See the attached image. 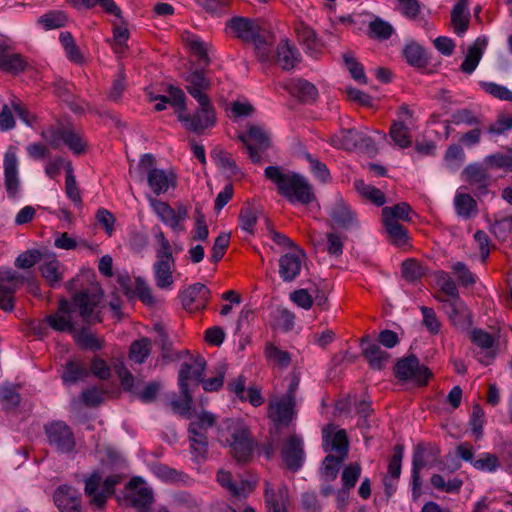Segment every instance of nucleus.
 <instances>
[{
  "label": "nucleus",
  "mask_w": 512,
  "mask_h": 512,
  "mask_svg": "<svg viewBox=\"0 0 512 512\" xmlns=\"http://www.w3.org/2000/svg\"><path fill=\"white\" fill-rule=\"evenodd\" d=\"M264 176L275 184L278 194L291 203L308 205L315 199L312 186L296 172L281 166H268L264 170Z\"/></svg>",
  "instance_id": "obj_1"
},
{
  "label": "nucleus",
  "mask_w": 512,
  "mask_h": 512,
  "mask_svg": "<svg viewBox=\"0 0 512 512\" xmlns=\"http://www.w3.org/2000/svg\"><path fill=\"white\" fill-rule=\"evenodd\" d=\"M103 297L101 288L90 284L79 291H75L71 298V309L78 311L82 321L86 324L101 323L103 321L100 303Z\"/></svg>",
  "instance_id": "obj_2"
},
{
  "label": "nucleus",
  "mask_w": 512,
  "mask_h": 512,
  "mask_svg": "<svg viewBox=\"0 0 512 512\" xmlns=\"http://www.w3.org/2000/svg\"><path fill=\"white\" fill-rule=\"evenodd\" d=\"M123 480V476L112 474L103 479L100 470H93L84 480V493L89 503L98 509L106 506L107 500L115 494V488Z\"/></svg>",
  "instance_id": "obj_3"
},
{
  "label": "nucleus",
  "mask_w": 512,
  "mask_h": 512,
  "mask_svg": "<svg viewBox=\"0 0 512 512\" xmlns=\"http://www.w3.org/2000/svg\"><path fill=\"white\" fill-rule=\"evenodd\" d=\"M299 383V374L293 372L286 393L281 398L269 402L268 417L276 425L288 426L293 420L295 416L296 391Z\"/></svg>",
  "instance_id": "obj_4"
},
{
  "label": "nucleus",
  "mask_w": 512,
  "mask_h": 512,
  "mask_svg": "<svg viewBox=\"0 0 512 512\" xmlns=\"http://www.w3.org/2000/svg\"><path fill=\"white\" fill-rule=\"evenodd\" d=\"M49 446L59 454H70L75 450L76 439L72 428L64 421L56 420L44 425Z\"/></svg>",
  "instance_id": "obj_5"
},
{
  "label": "nucleus",
  "mask_w": 512,
  "mask_h": 512,
  "mask_svg": "<svg viewBox=\"0 0 512 512\" xmlns=\"http://www.w3.org/2000/svg\"><path fill=\"white\" fill-rule=\"evenodd\" d=\"M332 146L347 151H359L374 155L377 151L374 141L358 130H339L330 138Z\"/></svg>",
  "instance_id": "obj_6"
},
{
  "label": "nucleus",
  "mask_w": 512,
  "mask_h": 512,
  "mask_svg": "<svg viewBox=\"0 0 512 512\" xmlns=\"http://www.w3.org/2000/svg\"><path fill=\"white\" fill-rule=\"evenodd\" d=\"M226 443L231 448V455L238 463H247L253 457L254 440L248 427L236 425L232 428Z\"/></svg>",
  "instance_id": "obj_7"
},
{
  "label": "nucleus",
  "mask_w": 512,
  "mask_h": 512,
  "mask_svg": "<svg viewBox=\"0 0 512 512\" xmlns=\"http://www.w3.org/2000/svg\"><path fill=\"white\" fill-rule=\"evenodd\" d=\"M26 277L12 269H0V309L11 312L15 307V293Z\"/></svg>",
  "instance_id": "obj_8"
},
{
  "label": "nucleus",
  "mask_w": 512,
  "mask_h": 512,
  "mask_svg": "<svg viewBox=\"0 0 512 512\" xmlns=\"http://www.w3.org/2000/svg\"><path fill=\"white\" fill-rule=\"evenodd\" d=\"M394 375L401 381L413 380L419 385H426L432 373L428 367L419 364L415 355H409L397 361Z\"/></svg>",
  "instance_id": "obj_9"
},
{
  "label": "nucleus",
  "mask_w": 512,
  "mask_h": 512,
  "mask_svg": "<svg viewBox=\"0 0 512 512\" xmlns=\"http://www.w3.org/2000/svg\"><path fill=\"white\" fill-rule=\"evenodd\" d=\"M42 137L54 149L66 145L75 155L85 152L87 143L74 130H43Z\"/></svg>",
  "instance_id": "obj_10"
},
{
  "label": "nucleus",
  "mask_w": 512,
  "mask_h": 512,
  "mask_svg": "<svg viewBox=\"0 0 512 512\" xmlns=\"http://www.w3.org/2000/svg\"><path fill=\"white\" fill-rule=\"evenodd\" d=\"M215 422V415L207 411H202L197 419L189 424L188 432L191 448L199 453H205L207 451V430L213 427Z\"/></svg>",
  "instance_id": "obj_11"
},
{
  "label": "nucleus",
  "mask_w": 512,
  "mask_h": 512,
  "mask_svg": "<svg viewBox=\"0 0 512 512\" xmlns=\"http://www.w3.org/2000/svg\"><path fill=\"white\" fill-rule=\"evenodd\" d=\"M225 33L244 43H251L258 35V26L248 17L234 16L226 21Z\"/></svg>",
  "instance_id": "obj_12"
},
{
  "label": "nucleus",
  "mask_w": 512,
  "mask_h": 512,
  "mask_svg": "<svg viewBox=\"0 0 512 512\" xmlns=\"http://www.w3.org/2000/svg\"><path fill=\"white\" fill-rule=\"evenodd\" d=\"M249 153L253 163H260L261 155L259 152L265 151L269 145V137L263 130H246L237 136Z\"/></svg>",
  "instance_id": "obj_13"
},
{
  "label": "nucleus",
  "mask_w": 512,
  "mask_h": 512,
  "mask_svg": "<svg viewBox=\"0 0 512 512\" xmlns=\"http://www.w3.org/2000/svg\"><path fill=\"white\" fill-rule=\"evenodd\" d=\"M13 112L27 126L37 125L36 117L32 115L19 100L13 99L11 105L4 104L0 112V128H13L15 120Z\"/></svg>",
  "instance_id": "obj_14"
},
{
  "label": "nucleus",
  "mask_w": 512,
  "mask_h": 512,
  "mask_svg": "<svg viewBox=\"0 0 512 512\" xmlns=\"http://www.w3.org/2000/svg\"><path fill=\"white\" fill-rule=\"evenodd\" d=\"M462 179L474 188L477 195H485L491 183V176L482 164L474 163L462 171Z\"/></svg>",
  "instance_id": "obj_15"
},
{
  "label": "nucleus",
  "mask_w": 512,
  "mask_h": 512,
  "mask_svg": "<svg viewBox=\"0 0 512 512\" xmlns=\"http://www.w3.org/2000/svg\"><path fill=\"white\" fill-rule=\"evenodd\" d=\"M440 453L437 446L419 443L414 449L412 459V484L413 489L420 487V471L426 465L429 458L435 459Z\"/></svg>",
  "instance_id": "obj_16"
},
{
  "label": "nucleus",
  "mask_w": 512,
  "mask_h": 512,
  "mask_svg": "<svg viewBox=\"0 0 512 512\" xmlns=\"http://www.w3.org/2000/svg\"><path fill=\"white\" fill-rule=\"evenodd\" d=\"M53 500L60 512H80L81 510V494L70 485L58 486Z\"/></svg>",
  "instance_id": "obj_17"
},
{
  "label": "nucleus",
  "mask_w": 512,
  "mask_h": 512,
  "mask_svg": "<svg viewBox=\"0 0 512 512\" xmlns=\"http://www.w3.org/2000/svg\"><path fill=\"white\" fill-rule=\"evenodd\" d=\"M281 456L289 470H299L304 458L302 439L297 435L290 436L282 447Z\"/></svg>",
  "instance_id": "obj_18"
},
{
  "label": "nucleus",
  "mask_w": 512,
  "mask_h": 512,
  "mask_svg": "<svg viewBox=\"0 0 512 512\" xmlns=\"http://www.w3.org/2000/svg\"><path fill=\"white\" fill-rule=\"evenodd\" d=\"M209 289L201 283H195L181 293L183 308L189 312L203 309L209 299Z\"/></svg>",
  "instance_id": "obj_19"
},
{
  "label": "nucleus",
  "mask_w": 512,
  "mask_h": 512,
  "mask_svg": "<svg viewBox=\"0 0 512 512\" xmlns=\"http://www.w3.org/2000/svg\"><path fill=\"white\" fill-rule=\"evenodd\" d=\"M70 301L61 299L55 313L46 316L48 325L55 331L74 332L75 327L72 321Z\"/></svg>",
  "instance_id": "obj_20"
},
{
  "label": "nucleus",
  "mask_w": 512,
  "mask_h": 512,
  "mask_svg": "<svg viewBox=\"0 0 512 512\" xmlns=\"http://www.w3.org/2000/svg\"><path fill=\"white\" fill-rule=\"evenodd\" d=\"M283 88L302 103H313L319 95L316 86L303 78H292Z\"/></svg>",
  "instance_id": "obj_21"
},
{
  "label": "nucleus",
  "mask_w": 512,
  "mask_h": 512,
  "mask_svg": "<svg viewBox=\"0 0 512 512\" xmlns=\"http://www.w3.org/2000/svg\"><path fill=\"white\" fill-rule=\"evenodd\" d=\"M142 483L140 477L132 478L126 485L131 492L125 497V501L137 509H146L153 502L152 490L148 487H138Z\"/></svg>",
  "instance_id": "obj_22"
},
{
  "label": "nucleus",
  "mask_w": 512,
  "mask_h": 512,
  "mask_svg": "<svg viewBox=\"0 0 512 512\" xmlns=\"http://www.w3.org/2000/svg\"><path fill=\"white\" fill-rule=\"evenodd\" d=\"M329 215L333 223L342 229L348 230L358 227L356 213L341 197L335 200Z\"/></svg>",
  "instance_id": "obj_23"
},
{
  "label": "nucleus",
  "mask_w": 512,
  "mask_h": 512,
  "mask_svg": "<svg viewBox=\"0 0 512 512\" xmlns=\"http://www.w3.org/2000/svg\"><path fill=\"white\" fill-rule=\"evenodd\" d=\"M265 504L268 512H286L288 503V489L286 485H280L275 489L272 484L265 481Z\"/></svg>",
  "instance_id": "obj_24"
},
{
  "label": "nucleus",
  "mask_w": 512,
  "mask_h": 512,
  "mask_svg": "<svg viewBox=\"0 0 512 512\" xmlns=\"http://www.w3.org/2000/svg\"><path fill=\"white\" fill-rule=\"evenodd\" d=\"M362 353L374 370H382L390 358V354L382 350L378 344L370 343L369 336L361 338Z\"/></svg>",
  "instance_id": "obj_25"
},
{
  "label": "nucleus",
  "mask_w": 512,
  "mask_h": 512,
  "mask_svg": "<svg viewBox=\"0 0 512 512\" xmlns=\"http://www.w3.org/2000/svg\"><path fill=\"white\" fill-rule=\"evenodd\" d=\"M188 93L198 102V104L206 103V90L210 88V81L205 77L203 71H193L185 78Z\"/></svg>",
  "instance_id": "obj_26"
},
{
  "label": "nucleus",
  "mask_w": 512,
  "mask_h": 512,
  "mask_svg": "<svg viewBox=\"0 0 512 512\" xmlns=\"http://www.w3.org/2000/svg\"><path fill=\"white\" fill-rule=\"evenodd\" d=\"M27 61L18 53H11L9 46L0 43V70L19 74L27 67Z\"/></svg>",
  "instance_id": "obj_27"
},
{
  "label": "nucleus",
  "mask_w": 512,
  "mask_h": 512,
  "mask_svg": "<svg viewBox=\"0 0 512 512\" xmlns=\"http://www.w3.org/2000/svg\"><path fill=\"white\" fill-rule=\"evenodd\" d=\"M184 371L181 373L178 384L180 388V397L171 401L172 411L180 416L190 418L193 397L188 384H184Z\"/></svg>",
  "instance_id": "obj_28"
},
{
  "label": "nucleus",
  "mask_w": 512,
  "mask_h": 512,
  "mask_svg": "<svg viewBox=\"0 0 512 512\" xmlns=\"http://www.w3.org/2000/svg\"><path fill=\"white\" fill-rule=\"evenodd\" d=\"M486 47V38L478 37L473 44L469 46L467 54L460 66V70L465 74H472L477 68Z\"/></svg>",
  "instance_id": "obj_29"
},
{
  "label": "nucleus",
  "mask_w": 512,
  "mask_h": 512,
  "mask_svg": "<svg viewBox=\"0 0 512 512\" xmlns=\"http://www.w3.org/2000/svg\"><path fill=\"white\" fill-rule=\"evenodd\" d=\"M17 165L18 161L15 153L8 151L4 157V174L5 187L10 197L16 195L19 187Z\"/></svg>",
  "instance_id": "obj_30"
},
{
  "label": "nucleus",
  "mask_w": 512,
  "mask_h": 512,
  "mask_svg": "<svg viewBox=\"0 0 512 512\" xmlns=\"http://www.w3.org/2000/svg\"><path fill=\"white\" fill-rule=\"evenodd\" d=\"M302 261L299 255L287 253L279 259V275L285 282L293 281L301 271Z\"/></svg>",
  "instance_id": "obj_31"
},
{
  "label": "nucleus",
  "mask_w": 512,
  "mask_h": 512,
  "mask_svg": "<svg viewBox=\"0 0 512 512\" xmlns=\"http://www.w3.org/2000/svg\"><path fill=\"white\" fill-rule=\"evenodd\" d=\"M217 481L234 497H245L254 488V485L248 481L242 480L240 484L233 482L231 473L224 470L218 471Z\"/></svg>",
  "instance_id": "obj_32"
},
{
  "label": "nucleus",
  "mask_w": 512,
  "mask_h": 512,
  "mask_svg": "<svg viewBox=\"0 0 512 512\" xmlns=\"http://www.w3.org/2000/svg\"><path fill=\"white\" fill-rule=\"evenodd\" d=\"M89 375L90 371L83 362L79 360H69L64 366L61 378L65 385H69L85 380Z\"/></svg>",
  "instance_id": "obj_33"
},
{
  "label": "nucleus",
  "mask_w": 512,
  "mask_h": 512,
  "mask_svg": "<svg viewBox=\"0 0 512 512\" xmlns=\"http://www.w3.org/2000/svg\"><path fill=\"white\" fill-rule=\"evenodd\" d=\"M175 261L156 260L153 264L155 283L159 289H169L174 283L172 272Z\"/></svg>",
  "instance_id": "obj_34"
},
{
  "label": "nucleus",
  "mask_w": 512,
  "mask_h": 512,
  "mask_svg": "<svg viewBox=\"0 0 512 512\" xmlns=\"http://www.w3.org/2000/svg\"><path fill=\"white\" fill-rule=\"evenodd\" d=\"M191 361L192 362L182 363L178 378L184 371V384H188V380L194 379L198 385L201 381H203L204 371L206 368V360L201 355H197L196 357L191 358Z\"/></svg>",
  "instance_id": "obj_35"
},
{
  "label": "nucleus",
  "mask_w": 512,
  "mask_h": 512,
  "mask_svg": "<svg viewBox=\"0 0 512 512\" xmlns=\"http://www.w3.org/2000/svg\"><path fill=\"white\" fill-rule=\"evenodd\" d=\"M276 61L282 69L291 70L299 61L298 50L294 46H291L288 40L283 39L277 46Z\"/></svg>",
  "instance_id": "obj_36"
},
{
  "label": "nucleus",
  "mask_w": 512,
  "mask_h": 512,
  "mask_svg": "<svg viewBox=\"0 0 512 512\" xmlns=\"http://www.w3.org/2000/svg\"><path fill=\"white\" fill-rule=\"evenodd\" d=\"M403 55L407 63L416 68H424L429 63L426 51L416 42L407 44L403 49Z\"/></svg>",
  "instance_id": "obj_37"
},
{
  "label": "nucleus",
  "mask_w": 512,
  "mask_h": 512,
  "mask_svg": "<svg viewBox=\"0 0 512 512\" xmlns=\"http://www.w3.org/2000/svg\"><path fill=\"white\" fill-rule=\"evenodd\" d=\"M149 187L156 195L167 192L173 182V175L168 176L162 169L152 170L147 175Z\"/></svg>",
  "instance_id": "obj_38"
},
{
  "label": "nucleus",
  "mask_w": 512,
  "mask_h": 512,
  "mask_svg": "<svg viewBox=\"0 0 512 512\" xmlns=\"http://www.w3.org/2000/svg\"><path fill=\"white\" fill-rule=\"evenodd\" d=\"M354 188L363 198L376 206H382L386 202L385 195L380 189L366 184L362 179L354 181Z\"/></svg>",
  "instance_id": "obj_39"
},
{
  "label": "nucleus",
  "mask_w": 512,
  "mask_h": 512,
  "mask_svg": "<svg viewBox=\"0 0 512 512\" xmlns=\"http://www.w3.org/2000/svg\"><path fill=\"white\" fill-rule=\"evenodd\" d=\"M211 157L215 160L217 166L226 171L229 176H237L240 174V169L231 154L222 148L215 147L211 151Z\"/></svg>",
  "instance_id": "obj_40"
},
{
  "label": "nucleus",
  "mask_w": 512,
  "mask_h": 512,
  "mask_svg": "<svg viewBox=\"0 0 512 512\" xmlns=\"http://www.w3.org/2000/svg\"><path fill=\"white\" fill-rule=\"evenodd\" d=\"M194 121V128H207L215 125L216 113L209 97H207L206 103L199 104V109L194 116Z\"/></svg>",
  "instance_id": "obj_41"
},
{
  "label": "nucleus",
  "mask_w": 512,
  "mask_h": 512,
  "mask_svg": "<svg viewBox=\"0 0 512 512\" xmlns=\"http://www.w3.org/2000/svg\"><path fill=\"white\" fill-rule=\"evenodd\" d=\"M456 213L465 219L477 213V202L467 193H458L454 198Z\"/></svg>",
  "instance_id": "obj_42"
},
{
  "label": "nucleus",
  "mask_w": 512,
  "mask_h": 512,
  "mask_svg": "<svg viewBox=\"0 0 512 512\" xmlns=\"http://www.w3.org/2000/svg\"><path fill=\"white\" fill-rule=\"evenodd\" d=\"M389 241L396 245L402 246L408 241V231L398 221L382 220Z\"/></svg>",
  "instance_id": "obj_43"
},
{
  "label": "nucleus",
  "mask_w": 512,
  "mask_h": 512,
  "mask_svg": "<svg viewBox=\"0 0 512 512\" xmlns=\"http://www.w3.org/2000/svg\"><path fill=\"white\" fill-rule=\"evenodd\" d=\"M467 7V0H458L451 11V21L454 25L456 34L461 35L466 32L469 25V19L464 15Z\"/></svg>",
  "instance_id": "obj_44"
},
{
  "label": "nucleus",
  "mask_w": 512,
  "mask_h": 512,
  "mask_svg": "<svg viewBox=\"0 0 512 512\" xmlns=\"http://www.w3.org/2000/svg\"><path fill=\"white\" fill-rule=\"evenodd\" d=\"M68 21L67 15L61 10L49 11L37 20V23L45 30L58 29L66 26Z\"/></svg>",
  "instance_id": "obj_45"
},
{
  "label": "nucleus",
  "mask_w": 512,
  "mask_h": 512,
  "mask_svg": "<svg viewBox=\"0 0 512 512\" xmlns=\"http://www.w3.org/2000/svg\"><path fill=\"white\" fill-rule=\"evenodd\" d=\"M75 341L77 345L84 350L97 351L103 347V340L98 338L94 333L85 327L81 328L75 334Z\"/></svg>",
  "instance_id": "obj_46"
},
{
  "label": "nucleus",
  "mask_w": 512,
  "mask_h": 512,
  "mask_svg": "<svg viewBox=\"0 0 512 512\" xmlns=\"http://www.w3.org/2000/svg\"><path fill=\"white\" fill-rule=\"evenodd\" d=\"M412 212L411 206L406 202L398 203L392 207L382 209V220L390 221H410L409 213Z\"/></svg>",
  "instance_id": "obj_47"
},
{
  "label": "nucleus",
  "mask_w": 512,
  "mask_h": 512,
  "mask_svg": "<svg viewBox=\"0 0 512 512\" xmlns=\"http://www.w3.org/2000/svg\"><path fill=\"white\" fill-rule=\"evenodd\" d=\"M74 5H83L86 8L100 6L109 15H114L122 20V11L113 0H70Z\"/></svg>",
  "instance_id": "obj_48"
},
{
  "label": "nucleus",
  "mask_w": 512,
  "mask_h": 512,
  "mask_svg": "<svg viewBox=\"0 0 512 512\" xmlns=\"http://www.w3.org/2000/svg\"><path fill=\"white\" fill-rule=\"evenodd\" d=\"M151 351V342L148 338L135 340L129 350V358L135 363L142 364L149 356Z\"/></svg>",
  "instance_id": "obj_49"
},
{
  "label": "nucleus",
  "mask_w": 512,
  "mask_h": 512,
  "mask_svg": "<svg viewBox=\"0 0 512 512\" xmlns=\"http://www.w3.org/2000/svg\"><path fill=\"white\" fill-rule=\"evenodd\" d=\"M343 61L351 77L355 81L362 84H365L367 82L363 65L357 61V59L351 52L343 54Z\"/></svg>",
  "instance_id": "obj_50"
},
{
  "label": "nucleus",
  "mask_w": 512,
  "mask_h": 512,
  "mask_svg": "<svg viewBox=\"0 0 512 512\" xmlns=\"http://www.w3.org/2000/svg\"><path fill=\"white\" fill-rule=\"evenodd\" d=\"M297 37L302 42L309 52H314L318 49L319 43L316 34L310 27L300 24L296 28Z\"/></svg>",
  "instance_id": "obj_51"
},
{
  "label": "nucleus",
  "mask_w": 512,
  "mask_h": 512,
  "mask_svg": "<svg viewBox=\"0 0 512 512\" xmlns=\"http://www.w3.org/2000/svg\"><path fill=\"white\" fill-rule=\"evenodd\" d=\"M188 217V208L183 204H178L174 212L164 222L175 233L184 231L183 222Z\"/></svg>",
  "instance_id": "obj_52"
},
{
  "label": "nucleus",
  "mask_w": 512,
  "mask_h": 512,
  "mask_svg": "<svg viewBox=\"0 0 512 512\" xmlns=\"http://www.w3.org/2000/svg\"><path fill=\"white\" fill-rule=\"evenodd\" d=\"M393 31L392 25L382 19L377 18L369 23V35L372 38L386 40L392 35Z\"/></svg>",
  "instance_id": "obj_53"
},
{
  "label": "nucleus",
  "mask_w": 512,
  "mask_h": 512,
  "mask_svg": "<svg viewBox=\"0 0 512 512\" xmlns=\"http://www.w3.org/2000/svg\"><path fill=\"white\" fill-rule=\"evenodd\" d=\"M42 253L37 249H30L21 253L15 260V267L18 269H29L42 260Z\"/></svg>",
  "instance_id": "obj_54"
},
{
  "label": "nucleus",
  "mask_w": 512,
  "mask_h": 512,
  "mask_svg": "<svg viewBox=\"0 0 512 512\" xmlns=\"http://www.w3.org/2000/svg\"><path fill=\"white\" fill-rule=\"evenodd\" d=\"M402 276L409 282L419 280L423 274V267L414 259H407L401 265Z\"/></svg>",
  "instance_id": "obj_55"
},
{
  "label": "nucleus",
  "mask_w": 512,
  "mask_h": 512,
  "mask_svg": "<svg viewBox=\"0 0 512 512\" xmlns=\"http://www.w3.org/2000/svg\"><path fill=\"white\" fill-rule=\"evenodd\" d=\"M331 449L334 450L338 457L346 459L348 456L349 441L347 433L344 429L338 430L331 439Z\"/></svg>",
  "instance_id": "obj_56"
},
{
  "label": "nucleus",
  "mask_w": 512,
  "mask_h": 512,
  "mask_svg": "<svg viewBox=\"0 0 512 512\" xmlns=\"http://www.w3.org/2000/svg\"><path fill=\"white\" fill-rule=\"evenodd\" d=\"M59 262L57 260H52L49 262H45L41 267V274L43 278L50 284V286L54 287L57 283H59L62 279V275L59 272Z\"/></svg>",
  "instance_id": "obj_57"
},
{
  "label": "nucleus",
  "mask_w": 512,
  "mask_h": 512,
  "mask_svg": "<svg viewBox=\"0 0 512 512\" xmlns=\"http://www.w3.org/2000/svg\"><path fill=\"white\" fill-rule=\"evenodd\" d=\"M435 281L437 286L440 287L446 295L451 297H458L457 286L454 280L447 272L438 271L435 273Z\"/></svg>",
  "instance_id": "obj_58"
},
{
  "label": "nucleus",
  "mask_w": 512,
  "mask_h": 512,
  "mask_svg": "<svg viewBox=\"0 0 512 512\" xmlns=\"http://www.w3.org/2000/svg\"><path fill=\"white\" fill-rule=\"evenodd\" d=\"M452 271L462 286L475 284L476 277L463 262H456L452 265Z\"/></svg>",
  "instance_id": "obj_59"
},
{
  "label": "nucleus",
  "mask_w": 512,
  "mask_h": 512,
  "mask_svg": "<svg viewBox=\"0 0 512 512\" xmlns=\"http://www.w3.org/2000/svg\"><path fill=\"white\" fill-rule=\"evenodd\" d=\"M477 470L494 472L500 466L499 459L495 454L483 453L478 459L472 462Z\"/></svg>",
  "instance_id": "obj_60"
},
{
  "label": "nucleus",
  "mask_w": 512,
  "mask_h": 512,
  "mask_svg": "<svg viewBox=\"0 0 512 512\" xmlns=\"http://www.w3.org/2000/svg\"><path fill=\"white\" fill-rule=\"evenodd\" d=\"M483 424H484V411L482 407L476 403L473 405L472 414L469 420V425L471 427L472 433L478 439L483 434Z\"/></svg>",
  "instance_id": "obj_61"
},
{
  "label": "nucleus",
  "mask_w": 512,
  "mask_h": 512,
  "mask_svg": "<svg viewBox=\"0 0 512 512\" xmlns=\"http://www.w3.org/2000/svg\"><path fill=\"white\" fill-rule=\"evenodd\" d=\"M305 158L310 164L311 172L317 179H319L323 183H327L330 181V172L326 164L319 161L318 159L313 158L312 155L309 153L305 155Z\"/></svg>",
  "instance_id": "obj_62"
},
{
  "label": "nucleus",
  "mask_w": 512,
  "mask_h": 512,
  "mask_svg": "<svg viewBox=\"0 0 512 512\" xmlns=\"http://www.w3.org/2000/svg\"><path fill=\"white\" fill-rule=\"evenodd\" d=\"M134 296L137 295L138 298L146 305L152 306L155 304V299L152 295L151 288L149 285L141 278H135V287H134Z\"/></svg>",
  "instance_id": "obj_63"
},
{
  "label": "nucleus",
  "mask_w": 512,
  "mask_h": 512,
  "mask_svg": "<svg viewBox=\"0 0 512 512\" xmlns=\"http://www.w3.org/2000/svg\"><path fill=\"white\" fill-rule=\"evenodd\" d=\"M400 13L411 20L418 18L421 12V3L418 0H397Z\"/></svg>",
  "instance_id": "obj_64"
}]
</instances>
